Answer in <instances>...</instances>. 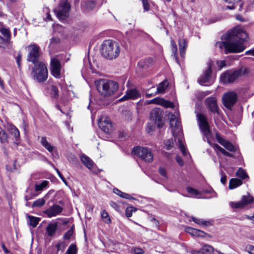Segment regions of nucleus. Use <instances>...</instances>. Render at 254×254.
I'll list each match as a JSON object with an SVG mask.
<instances>
[{
	"instance_id": "1",
	"label": "nucleus",
	"mask_w": 254,
	"mask_h": 254,
	"mask_svg": "<svg viewBox=\"0 0 254 254\" xmlns=\"http://www.w3.org/2000/svg\"><path fill=\"white\" fill-rule=\"evenodd\" d=\"M248 37L247 33L240 28H235L225 36L226 40L218 42L216 46L220 49L224 48L225 53H240L245 49L244 42Z\"/></svg>"
},
{
	"instance_id": "2",
	"label": "nucleus",
	"mask_w": 254,
	"mask_h": 254,
	"mask_svg": "<svg viewBox=\"0 0 254 254\" xmlns=\"http://www.w3.org/2000/svg\"><path fill=\"white\" fill-rule=\"evenodd\" d=\"M96 88L100 94L104 97L114 94L118 90L117 82L107 79H100L96 82Z\"/></svg>"
},
{
	"instance_id": "3",
	"label": "nucleus",
	"mask_w": 254,
	"mask_h": 254,
	"mask_svg": "<svg viewBox=\"0 0 254 254\" xmlns=\"http://www.w3.org/2000/svg\"><path fill=\"white\" fill-rule=\"evenodd\" d=\"M101 52L105 58L112 60L116 59L119 55L120 49L117 43L111 40H107L102 43Z\"/></svg>"
},
{
	"instance_id": "4",
	"label": "nucleus",
	"mask_w": 254,
	"mask_h": 254,
	"mask_svg": "<svg viewBox=\"0 0 254 254\" xmlns=\"http://www.w3.org/2000/svg\"><path fill=\"white\" fill-rule=\"evenodd\" d=\"M30 75L34 80L39 83L45 82L48 76L46 64L43 62L33 64L31 67Z\"/></svg>"
},
{
	"instance_id": "5",
	"label": "nucleus",
	"mask_w": 254,
	"mask_h": 254,
	"mask_svg": "<svg viewBox=\"0 0 254 254\" xmlns=\"http://www.w3.org/2000/svg\"><path fill=\"white\" fill-rule=\"evenodd\" d=\"M245 73L246 69L242 68L235 70H227L221 74L220 81L224 84L231 83Z\"/></svg>"
},
{
	"instance_id": "6",
	"label": "nucleus",
	"mask_w": 254,
	"mask_h": 254,
	"mask_svg": "<svg viewBox=\"0 0 254 254\" xmlns=\"http://www.w3.org/2000/svg\"><path fill=\"white\" fill-rule=\"evenodd\" d=\"M132 153L145 162H151L153 159V155L151 151L146 147H135L132 150Z\"/></svg>"
},
{
	"instance_id": "7",
	"label": "nucleus",
	"mask_w": 254,
	"mask_h": 254,
	"mask_svg": "<svg viewBox=\"0 0 254 254\" xmlns=\"http://www.w3.org/2000/svg\"><path fill=\"white\" fill-rule=\"evenodd\" d=\"M70 5L67 0H62L54 11L59 19H64L68 16Z\"/></svg>"
},
{
	"instance_id": "8",
	"label": "nucleus",
	"mask_w": 254,
	"mask_h": 254,
	"mask_svg": "<svg viewBox=\"0 0 254 254\" xmlns=\"http://www.w3.org/2000/svg\"><path fill=\"white\" fill-rule=\"evenodd\" d=\"M28 54L27 61L31 62L33 64L38 62H42L40 60V48L36 44H32L28 46Z\"/></svg>"
},
{
	"instance_id": "9",
	"label": "nucleus",
	"mask_w": 254,
	"mask_h": 254,
	"mask_svg": "<svg viewBox=\"0 0 254 254\" xmlns=\"http://www.w3.org/2000/svg\"><path fill=\"white\" fill-rule=\"evenodd\" d=\"M196 117L200 129L203 134L207 137L210 134L211 130L207 121L206 117L201 113L198 114Z\"/></svg>"
},
{
	"instance_id": "10",
	"label": "nucleus",
	"mask_w": 254,
	"mask_h": 254,
	"mask_svg": "<svg viewBox=\"0 0 254 254\" xmlns=\"http://www.w3.org/2000/svg\"><path fill=\"white\" fill-rule=\"evenodd\" d=\"M238 95L234 91H231L226 93L222 97L223 103L224 106L228 109L235 105L237 101Z\"/></svg>"
},
{
	"instance_id": "11",
	"label": "nucleus",
	"mask_w": 254,
	"mask_h": 254,
	"mask_svg": "<svg viewBox=\"0 0 254 254\" xmlns=\"http://www.w3.org/2000/svg\"><path fill=\"white\" fill-rule=\"evenodd\" d=\"M98 125L99 127L107 133H110L112 130V124L108 117H101L99 120Z\"/></svg>"
},
{
	"instance_id": "12",
	"label": "nucleus",
	"mask_w": 254,
	"mask_h": 254,
	"mask_svg": "<svg viewBox=\"0 0 254 254\" xmlns=\"http://www.w3.org/2000/svg\"><path fill=\"white\" fill-rule=\"evenodd\" d=\"M253 201V197L248 194V195H243L241 200L238 202H231L230 203V205L233 208H242L246 205L252 203Z\"/></svg>"
},
{
	"instance_id": "13",
	"label": "nucleus",
	"mask_w": 254,
	"mask_h": 254,
	"mask_svg": "<svg viewBox=\"0 0 254 254\" xmlns=\"http://www.w3.org/2000/svg\"><path fill=\"white\" fill-rule=\"evenodd\" d=\"M163 116V111L160 108H155L150 113V118L151 120L154 121L159 127H161L163 126L162 122Z\"/></svg>"
},
{
	"instance_id": "14",
	"label": "nucleus",
	"mask_w": 254,
	"mask_h": 254,
	"mask_svg": "<svg viewBox=\"0 0 254 254\" xmlns=\"http://www.w3.org/2000/svg\"><path fill=\"white\" fill-rule=\"evenodd\" d=\"M145 104L146 105L151 104H157L161 105L165 108H173L174 107V105L173 103L160 97H156L150 100H146L145 101Z\"/></svg>"
},
{
	"instance_id": "15",
	"label": "nucleus",
	"mask_w": 254,
	"mask_h": 254,
	"mask_svg": "<svg viewBox=\"0 0 254 254\" xmlns=\"http://www.w3.org/2000/svg\"><path fill=\"white\" fill-rule=\"evenodd\" d=\"M51 71L52 74L56 78L61 76V63L57 59H53L51 61Z\"/></svg>"
},
{
	"instance_id": "16",
	"label": "nucleus",
	"mask_w": 254,
	"mask_h": 254,
	"mask_svg": "<svg viewBox=\"0 0 254 254\" xmlns=\"http://www.w3.org/2000/svg\"><path fill=\"white\" fill-rule=\"evenodd\" d=\"M205 102L211 112L213 114H219V108L217 103V100L215 97H208L206 99Z\"/></svg>"
},
{
	"instance_id": "17",
	"label": "nucleus",
	"mask_w": 254,
	"mask_h": 254,
	"mask_svg": "<svg viewBox=\"0 0 254 254\" xmlns=\"http://www.w3.org/2000/svg\"><path fill=\"white\" fill-rule=\"evenodd\" d=\"M63 210V207L59 205L55 204L46 210L44 213L47 215L48 217L51 218L60 214Z\"/></svg>"
},
{
	"instance_id": "18",
	"label": "nucleus",
	"mask_w": 254,
	"mask_h": 254,
	"mask_svg": "<svg viewBox=\"0 0 254 254\" xmlns=\"http://www.w3.org/2000/svg\"><path fill=\"white\" fill-rule=\"evenodd\" d=\"M216 138L217 141L227 150L231 152H235L236 151V148L232 143L222 138L218 133L216 134Z\"/></svg>"
},
{
	"instance_id": "19",
	"label": "nucleus",
	"mask_w": 254,
	"mask_h": 254,
	"mask_svg": "<svg viewBox=\"0 0 254 254\" xmlns=\"http://www.w3.org/2000/svg\"><path fill=\"white\" fill-rule=\"evenodd\" d=\"M141 96V94L139 91L135 89H132L127 90L126 95L120 99L121 101H125L126 100L131 99L134 100Z\"/></svg>"
},
{
	"instance_id": "20",
	"label": "nucleus",
	"mask_w": 254,
	"mask_h": 254,
	"mask_svg": "<svg viewBox=\"0 0 254 254\" xmlns=\"http://www.w3.org/2000/svg\"><path fill=\"white\" fill-rule=\"evenodd\" d=\"M170 125L172 129L179 128L180 127V119L179 114L176 113V115L170 114L169 116Z\"/></svg>"
},
{
	"instance_id": "21",
	"label": "nucleus",
	"mask_w": 254,
	"mask_h": 254,
	"mask_svg": "<svg viewBox=\"0 0 254 254\" xmlns=\"http://www.w3.org/2000/svg\"><path fill=\"white\" fill-rule=\"evenodd\" d=\"M211 74V66L209 64L207 69L204 72L203 75L198 79V83L203 85L204 83L208 82Z\"/></svg>"
},
{
	"instance_id": "22",
	"label": "nucleus",
	"mask_w": 254,
	"mask_h": 254,
	"mask_svg": "<svg viewBox=\"0 0 254 254\" xmlns=\"http://www.w3.org/2000/svg\"><path fill=\"white\" fill-rule=\"evenodd\" d=\"M185 230L186 232L193 236L204 237L205 235H207L206 233L202 231L190 227H187Z\"/></svg>"
},
{
	"instance_id": "23",
	"label": "nucleus",
	"mask_w": 254,
	"mask_h": 254,
	"mask_svg": "<svg viewBox=\"0 0 254 254\" xmlns=\"http://www.w3.org/2000/svg\"><path fill=\"white\" fill-rule=\"evenodd\" d=\"M58 229V223H51L48 224L46 228V232L50 237H53L57 232Z\"/></svg>"
},
{
	"instance_id": "24",
	"label": "nucleus",
	"mask_w": 254,
	"mask_h": 254,
	"mask_svg": "<svg viewBox=\"0 0 254 254\" xmlns=\"http://www.w3.org/2000/svg\"><path fill=\"white\" fill-rule=\"evenodd\" d=\"M80 158L82 163L88 169H90L92 168L94 162L89 157L84 154H82L81 155Z\"/></svg>"
},
{
	"instance_id": "25",
	"label": "nucleus",
	"mask_w": 254,
	"mask_h": 254,
	"mask_svg": "<svg viewBox=\"0 0 254 254\" xmlns=\"http://www.w3.org/2000/svg\"><path fill=\"white\" fill-rule=\"evenodd\" d=\"M168 84L169 83L167 80H164L160 83L158 85L157 91L154 93V94L164 93L168 87Z\"/></svg>"
},
{
	"instance_id": "26",
	"label": "nucleus",
	"mask_w": 254,
	"mask_h": 254,
	"mask_svg": "<svg viewBox=\"0 0 254 254\" xmlns=\"http://www.w3.org/2000/svg\"><path fill=\"white\" fill-rule=\"evenodd\" d=\"M179 45L180 55L182 57H184L187 47V41L185 39H180Z\"/></svg>"
},
{
	"instance_id": "27",
	"label": "nucleus",
	"mask_w": 254,
	"mask_h": 254,
	"mask_svg": "<svg viewBox=\"0 0 254 254\" xmlns=\"http://www.w3.org/2000/svg\"><path fill=\"white\" fill-rule=\"evenodd\" d=\"M242 184L243 182L241 179L232 178L229 181V188L231 190L234 189L242 185Z\"/></svg>"
},
{
	"instance_id": "28",
	"label": "nucleus",
	"mask_w": 254,
	"mask_h": 254,
	"mask_svg": "<svg viewBox=\"0 0 254 254\" xmlns=\"http://www.w3.org/2000/svg\"><path fill=\"white\" fill-rule=\"evenodd\" d=\"M0 32L2 34V35L5 38L4 39L5 40L6 42H8L10 43V39H11V33L8 29L6 28L3 26H1L0 29Z\"/></svg>"
},
{
	"instance_id": "29",
	"label": "nucleus",
	"mask_w": 254,
	"mask_h": 254,
	"mask_svg": "<svg viewBox=\"0 0 254 254\" xmlns=\"http://www.w3.org/2000/svg\"><path fill=\"white\" fill-rule=\"evenodd\" d=\"M41 144L45 147L50 152H52L54 147L49 143L46 139V137H42L41 140Z\"/></svg>"
},
{
	"instance_id": "30",
	"label": "nucleus",
	"mask_w": 254,
	"mask_h": 254,
	"mask_svg": "<svg viewBox=\"0 0 254 254\" xmlns=\"http://www.w3.org/2000/svg\"><path fill=\"white\" fill-rule=\"evenodd\" d=\"M96 7V1L94 0H89L84 5V9L89 11L93 10Z\"/></svg>"
},
{
	"instance_id": "31",
	"label": "nucleus",
	"mask_w": 254,
	"mask_h": 254,
	"mask_svg": "<svg viewBox=\"0 0 254 254\" xmlns=\"http://www.w3.org/2000/svg\"><path fill=\"white\" fill-rule=\"evenodd\" d=\"M113 192L123 198H126L127 199H134L133 197L130 195L129 194L122 192L118 189H114Z\"/></svg>"
},
{
	"instance_id": "32",
	"label": "nucleus",
	"mask_w": 254,
	"mask_h": 254,
	"mask_svg": "<svg viewBox=\"0 0 254 254\" xmlns=\"http://www.w3.org/2000/svg\"><path fill=\"white\" fill-rule=\"evenodd\" d=\"M27 217L29 219V224L33 228L36 227L40 220V219L39 217L30 215H28Z\"/></svg>"
},
{
	"instance_id": "33",
	"label": "nucleus",
	"mask_w": 254,
	"mask_h": 254,
	"mask_svg": "<svg viewBox=\"0 0 254 254\" xmlns=\"http://www.w3.org/2000/svg\"><path fill=\"white\" fill-rule=\"evenodd\" d=\"M186 190L188 192L191 194V197H196L197 198H201L200 196V192L190 187H187Z\"/></svg>"
},
{
	"instance_id": "34",
	"label": "nucleus",
	"mask_w": 254,
	"mask_h": 254,
	"mask_svg": "<svg viewBox=\"0 0 254 254\" xmlns=\"http://www.w3.org/2000/svg\"><path fill=\"white\" fill-rule=\"evenodd\" d=\"M9 133L13 135V136L15 138L16 140L19 138V131L18 129L13 125L9 126L8 128Z\"/></svg>"
},
{
	"instance_id": "35",
	"label": "nucleus",
	"mask_w": 254,
	"mask_h": 254,
	"mask_svg": "<svg viewBox=\"0 0 254 254\" xmlns=\"http://www.w3.org/2000/svg\"><path fill=\"white\" fill-rule=\"evenodd\" d=\"M214 251V249L211 246L206 245L201 249L200 252L202 254H211Z\"/></svg>"
},
{
	"instance_id": "36",
	"label": "nucleus",
	"mask_w": 254,
	"mask_h": 254,
	"mask_svg": "<svg viewBox=\"0 0 254 254\" xmlns=\"http://www.w3.org/2000/svg\"><path fill=\"white\" fill-rule=\"evenodd\" d=\"M236 175L242 180L249 178L246 172L242 168H239L236 173Z\"/></svg>"
},
{
	"instance_id": "37",
	"label": "nucleus",
	"mask_w": 254,
	"mask_h": 254,
	"mask_svg": "<svg viewBox=\"0 0 254 254\" xmlns=\"http://www.w3.org/2000/svg\"><path fill=\"white\" fill-rule=\"evenodd\" d=\"M213 148L217 150L219 152H221L225 156L231 157L233 156L232 154L226 151L224 149L218 145L217 144H214L213 145Z\"/></svg>"
},
{
	"instance_id": "38",
	"label": "nucleus",
	"mask_w": 254,
	"mask_h": 254,
	"mask_svg": "<svg viewBox=\"0 0 254 254\" xmlns=\"http://www.w3.org/2000/svg\"><path fill=\"white\" fill-rule=\"evenodd\" d=\"M46 201L43 198H39L34 201L32 205V207H40L43 206L45 204Z\"/></svg>"
},
{
	"instance_id": "39",
	"label": "nucleus",
	"mask_w": 254,
	"mask_h": 254,
	"mask_svg": "<svg viewBox=\"0 0 254 254\" xmlns=\"http://www.w3.org/2000/svg\"><path fill=\"white\" fill-rule=\"evenodd\" d=\"M101 215L102 219L105 223L107 224L111 223V220L110 218V216L107 212L105 210H103L101 212Z\"/></svg>"
},
{
	"instance_id": "40",
	"label": "nucleus",
	"mask_w": 254,
	"mask_h": 254,
	"mask_svg": "<svg viewBox=\"0 0 254 254\" xmlns=\"http://www.w3.org/2000/svg\"><path fill=\"white\" fill-rule=\"evenodd\" d=\"M49 183L47 181H43L42 183L36 184L35 185V190L36 191L42 190L44 188L47 187Z\"/></svg>"
},
{
	"instance_id": "41",
	"label": "nucleus",
	"mask_w": 254,
	"mask_h": 254,
	"mask_svg": "<svg viewBox=\"0 0 254 254\" xmlns=\"http://www.w3.org/2000/svg\"><path fill=\"white\" fill-rule=\"evenodd\" d=\"M226 2L232 4L231 5H227L226 9H234L236 8V3L239 1L240 0H223Z\"/></svg>"
},
{
	"instance_id": "42",
	"label": "nucleus",
	"mask_w": 254,
	"mask_h": 254,
	"mask_svg": "<svg viewBox=\"0 0 254 254\" xmlns=\"http://www.w3.org/2000/svg\"><path fill=\"white\" fill-rule=\"evenodd\" d=\"M51 97L55 99H58L59 97V90L58 88L54 85H52L51 86Z\"/></svg>"
},
{
	"instance_id": "43",
	"label": "nucleus",
	"mask_w": 254,
	"mask_h": 254,
	"mask_svg": "<svg viewBox=\"0 0 254 254\" xmlns=\"http://www.w3.org/2000/svg\"><path fill=\"white\" fill-rule=\"evenodd\" d=\"M192 220L195 223L198 225H202L207 226L208 224L210 223L209 221L203 220L202 219H197L193 216H191Z\"/></svg>"
},
{
	"instance_id": "44",
	"label": "nucleus",
	"mask_w": 254,
	"mask_h": 254,
	"mask_svg": "<svg viewBox=\"0 0 254 254\" xmlns=\"http://www.w3.org/2000/svg\"><path fill=\"white\" fill-rule=\"evenodd\" d=\"M7 135L1 128H0V141L3 143L7 141Z\"/></svg>"
},
{
	"instance_id": "45",
	"label": "nucleus",
	"mask_w": 254,
	"mask_h": 254,
	"mask_svg": "<svg viewBox=\"0 0 254 254\" xmlns=\"http://www.w3.org/2000/svg\"><path fill=\"white\" fill-rule=\"evenodd\" d=\"M67 254H76L77 253V248L75 245H71L67 249Z\"/></svg>"
},
{
	"instance_id": "46",
	"label": "nucleus",
	"mask_w": 254,
	"mask_h": 254,
	"mask_svg": "<svg viewBox=\"0 0 254 254\" xmlns=\"http://www.w3.org/2000/svg\"><path fill=\"white\" fill-rule=\"evenodd\" d=\"M136 209L133 207H127L126 209V215L127 217L132 216L133 212L136 211Z\"/></svg>"
},
{
	"instance_id": "47",
	"label": "nucleus",
	"mask_w": 254,
	"mask_h": 254,
	"mask_svg": "<svg viewBox=\"0 0 254 254\" xmlns=\"http://www.w3.org/2000/svg\"><path fill=\"white\" fill-rule=\"evenodd\" d=\"M73 233V227H72L68 231H67L64 235V239L68 240L70 238Z\"/></svg>"
},
{
	"instance_id": "48",
	"label": "nucleus",
	"mask_w": 254,
	"mask_h": 254,
	"mask_svg": "<svg viewBox=\"0 0 254 254\" xmlns=\"http://www.w3.org/2000/svg\"><path fill=\"white\" fill-rule=\"evenodd\" d=\"M171 44L172 45V53L174 54V56L176 57L178 51L177 45L176 44L175 42L173 40H172L171 41Z\"/></svg>"
},
{
	"instance_id": "49",
	"label": "nucleus",
	"mask_w": 254,
	"mask_h": 254,
	"mask_svg": "<svg viewBox=\"0 0 254 254\" xmlns=\"http://www.w3.org/2000/svg\"><path fill=\"white\" fill-rule=\"evenodd\" d=\"M130 251L135 254H143L144 253V251L140 248L132 247Z\"/></svg>"
},
{
	"instance_id": "50",
	"label": "nucleus",
	"mask_w": 254,
	"mask_h": 254,
	"mask_svg": "<svg viewBox=\"0 0 254 254\" xmlns=\"http://www.w3.org/2000/svg\"><path fill=\"white\" fill-rule=\"evenodd\" d=\"M158 171L159 174L165 178L166 179L168 178L167 172L166 169L162 167H159L158 169Z\"/></svg>"
},
{
	"instance_id": "51",
	"label": "nucleus",
	"mask_w": 254,
	"mask_h": 254,
	"mask_svg": "<svg viewBox=\"0 0 254 254\" xmlns=\"http://www.w3.org/2000/svg\"><path fill=\"white\" fill-rule=\"evenodd\" d=\"M173 141L172 140H168L166 141L165 145L167 150L171 149L173 146Z\"/></svg>"
},
{
	"instance_id": "52",
	"label": "nucleus",
	"mask_w": 254,
	"mask_h": 254,
	"mask_svg": "<svg viewBox=\"0 0 254 254\" xmlns=\"http://www.w3.org/2000/svg\"><path fill=\"white\" fill-rule=\"evenodd\" d=\"M8 42H6L5 40L0 36V47L2 48H5L7 45L9 44Z\"/></svg>"
},
{
	"instance_id": "53",
	"label": "nucleus",
	"mask_w": 254,
	"mask_h": 254,
	"mask_svg": "<svg viewBox=\"0 0 254 254\" xmlns=\"http://www.w3.org/2000/svg\"><path fill=\"white\" fill-rule=\"evenodd\" d=\"M16 62L19 68L21 67V54L20 52L18 53L17 57L15 58Z\"/></svg>"
},
{
	"instance_id": "54",
	"label": "nucleus",
	"mask_w": 254,
	"mask_h": 254,
	"mask_svg": "<svg viewBox=\"0 0 254 254\" xmlns=\"http://www.w3.org/2000/svg\"><path fill=\"white\" fill-rule=\"evenodd\" d=\"M143 8L145 11H148L149 9V4L147 0H141Z\"/></svg>"
},
{
	"instance_id": "55",
	"label": "nucleus",
	"mask_w": 254,
	"mask_h": 254,
	"mask_svg": "<svg viewBox=\"0 0 254 254\" xmlns=\"http://www.w3.org/2000/svg\"><path fill=\"white\" fill-rule=\"evenodd\" d=\"M246 249L250 254H254V246L249 245L247 246Z\"/></svg>"
},
{
	"instance_id": "56",
	"label": "nucleus",
	"mask_w": 254,
	"mask_h": 254,
	"mask_svg": "<svg viewBox=\"0 0 254 254\" xmlns=\"http://www.w3.org/2000/svg\"><path fill=\"white\" fill-rule=\"evenodd\" d=\"M180 149L184 155H187V152L185 146L183 145L181 141H180Z\"/></svg>"
},
{
	"instance_id": "57",
	"label": "nucleus",
	"mask_w": 254,
	"mask_h": 254,
	"mask_svg": "<svg viewBox=\"0 0 254 254\" xmlns=\"http://www.w3.org/2000/svg\"><path fill=\"white\" fill-rule=\"evenodd\" d=\"M221 182L223 184H225V183H226V181H227V177H226V176L224 174L223 171H221Z\"/></svg>"
},
{
	"instance_id": "58",
	"label": "nucleus",
	"mask_w": 254,
	"mask_h": 254,
	"mask_svg": "<svg viewBox=\"0 0 254 254\" xmlns=\"http://www.w3.org/2000/svg\"><path fill=\"white\" fill-rule=\"evenodd\" d=\"M56 248H57V251H63L64 249V244L63 243H59L56 245Z\"/></svg>"
},
{
	"instance_id": "59",
	"label": "nucleus",
	"mask_w": 254,
	"mask_h": 254,
	"mask_svg": "<svg viewBox=\"0 0 254 254\" xmlns=\"http://www.w3.org/2000/svg\"><path fill=\"white\" fill-rule=\"evenodd\" d=\"M202 192L204 193H211V194L213 193L214 194L212 195V196H215L216 194L215 192L214 191V190L212 189H210L209 190H203Z\"/></svg>"
},
{
	"instance_id": "60",
	"label": "nucleus",
	"mask_w": 254,
	"mask_h": 254,
	"mask_svg": "<svg viewBox=\"0 0 254 254\" xmlns=\"http://www.w3.org/2000/svg\"><path fill=\"white\" fill-rule=\"evenodd\" d=\"M60 42V38H59L58 37H54L51 39L50 43H51V44H55L59 43Z\"/></svg>"
},
{
	"instance_id": "61",
	"label": "nucleus",
	"mask_w": 254,
	"mask_h": 254,
	"mask_svg": "<svg viewBox=\"0 0 254 254\" xmlns=\"http://www.w3.org/2000/svg\"><path fill=\"white\" fill-rule=\"evenodd\" d=\"M110 204V205L112 207H113L114 208L116 209V210H118L119 209V205L115 202L111 201Z\"/></svg>"
},
{
	"instance_id": "62",
	"label": "nucleus",
	"mask_w": 254,
	"mask_h": 254,
	"mask_svg": "<svg viewBox=\"0 0 254 254\" xmlns=\"http://www.w3.org/2000/svg\"><path fill=\"white\" fill-rule=\"evenodd\" d=\"M245 55H252L254 56V48L252 49L249 51H247L245 53Z\"/></svg>"
},
{
	"instance_id": "63",
	"label": "nucleus",
	"mask_w": 254,
	"mask_h": 254,
	"mask_svg": "<svg viewBox=\"0 0 254 254\" xmlns=\"http://www.w3.org/2000/svg\"><path fill=\"white\" fill-rule=\"evenodd\" d=\"M46 11L47 14V17L46 18V20H48V21L52 20V17H51V15L49 13V9L48 8H46Z\"/></svg>"
},
{
	"instance_id": "64",
	"label": "nucleus",
	"mask_w": 254,
	"mask_h": 254,
	"mask_svg": "<svg viewBox=\"0 0 254 254\" xmlns=\"http://www.w3.org/2000/svg\"><path fill=\"white\" fill-rule=\"evenodd\" d=\"M239 5V11H241L242 10V7L243 6V3L242 2H241L240 1V0H239V2H238L237 3H236V6Z\"/></svg>"
}]
</instances>
